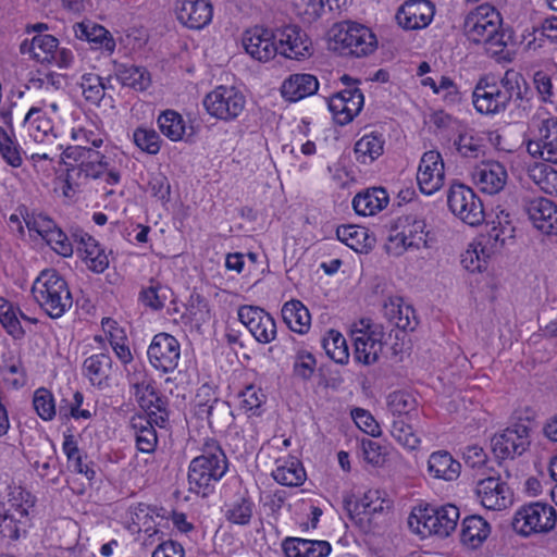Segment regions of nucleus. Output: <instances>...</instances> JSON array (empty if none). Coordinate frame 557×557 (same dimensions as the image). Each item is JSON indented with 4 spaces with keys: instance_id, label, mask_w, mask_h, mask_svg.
Listing matches in <instances>:
<instances>
[{
    "instance_id": "nucleus-1",
    "label": "nucleus",
    "mask_w": 557,
    "mask_h": 557,
    "mask_svg": "<svg viewBox=\"0 0 557 557\" xmlns=\"http://www.w3.org/2000/svg\"><path fill=\"white\" fill-rule=\"evenodd\" d=\"M463 30L471 42L484 45L493 55L513 44L512 29L503 27L500 13L490 4H482L471 12L465 20Z\"/></svg>"
},
{
    "instance_id": "nucleus-2",
    "label": "nucleus",
    "mask_w": 557,
    "mask_h": 557,
    "mask_svg": "<svg viewBox=\"0 0 557 557\" xmlns=\"http://www.w3.org/2000/svg\"><path fill=\"white\" fill-rule=\"evenodd\" d=\"M227 469L228 461L219 443L214 440L206 441L201 455L195 457L188 468L189 491L202 497L208 496Z\"/></svg>"
},
{
    "instance_id": "nucleus-3",
    "label": "nucleus",
    "mask_w": 557,
    "mask_h": 557,
    "mask_svg": "<svg viewBox=\"0 0 557 557\" xmlns=\"http://www.w3.org/2000/svg\"><path fill=\"white\" fill-rule=\"evenodd\" d=\"M30 292L40 309L51 319L61 318L72 308L73 298L67 282L54 269L41 271Z\"/></svg>"
},
{
    "instance_id": "nucleus-4",
    "label": "nucleus",
    "mask_w": 557,
    "mask_h": 557,
    "mask_svg": "<svg viewBox=\"0 0 557 557\" xmlns=\"http://www.w3.org/2000/svg\"><path fill=\"white\" fill-rule=\"evenodd\" d=\"M557 522L556 509L542 502H532L522 505L511 521L512 529L520 535L528 537L533 534L548 533Z\"/></svg>"
},
{
    "instance_id": "nucleus-5",
    "label": "nucleus",
    "mask_w": 557,
    "mask_h": 557,
    "mask_svg": "<svg viewBox=\"0 0 557 557\" xmlns=\"http://www.w3.org/2000/svg\"><path fill=\"white\" fill-rule=\"evenodd\" d=\"M459 517V509L453 504L428 506L420 510L419 516L412 515L409 518V525L413 528V519H416V531L421 536L434 534L447 537L456 530Z\"/></svg>"
},
{
    "instance_id": "nucleus-6",
    "label": "nucleus",
    "mask_w": 557,
    "mask_h": 557,
    "mask_svg": "<svg viewBox=\"0 0 557 557\" xmlns=\"http://www.w3.org/2000/svg\"><path fill=\"white\" fill-rule=\"evenodd\" d=\"M332 32L334 49L342 54L360 58L368 55L375 49V36L366 26L357 23H343L335 26Z\"/></svg>"
},
{
    "instance_id": "nucleus-7",
    "label": "nucleus",
    "mask_w": 557,
    "mask_h": 557,
    "mask_svg": "<svg viewBox=\"0 0 557 557\" xmlns=\"http://www.w3.org/2000/svg\"><path fill=\"white\" fill-rule=\"evenodd\" d=\"M447 205L454 215L471 226L480 225L484 221L481 199L463 184L457 183L449 187Z\"/></svg>"
},
{
    "instance_id": "nucleus-8",
    "label": "nucleus",
    "mask_w": 557,
    "mask_h": 557,
    "mask_svg": "<svg viewBox=\"0 0 557 557\" xmlns=\"http://www.w3.org/2000/svg\"><path fill=\"white\" fill-rule=\"evenodd\" d=\"M245 96L234 87L219 86L203 99L207 112L220 120H235L244 110Z\"/></svg>"
},
{
    "instance_id": "nucleus-9",
    "label": "nucleus",
    "mask_w": 557,
    "mask_h": 557,
    "mask_svg": "<svg viewBox=\"0 0 557 557\" xmlns=\"http://www.w3.org/2000/svg\"><path fill=\"white\" fill-rule=\"evenodd\" d=\"M531 429L528 424L519 421L508 426L491 440L494 455L499 459L515 458L521 456L530 446Z\"/></svg>"
},
{
    "instance_id": "nucleus-10",
    "label": "nucleus",
    "mask_w": 557,
    "mask_h": 557,
    "mask_svg": "<svg viewBox=\"0 0 557 557\" xmlns=\"http://www.w3.org/2000/svg\"><path fill=\"white\" fill-rule=\"evenodd\" d=\"M150 364L163 373L173 372L181 358V345L178 341L169 333H159L153 336L148 350Z\"/></svg>"
},
{
    "instance_id": "nucleus-11",
    "label": "nucleus",
    "mask_w": 557,
    "mask_h": 557,
    "mask_svg": "<svg viewBox=\"0 0 557 557\" xmlns=\"http://www.w3.org/2000/svg\"><path fill=\"white\" fill-rule=\"evenodd\" d=\"M278 53L293 60H304L312 54V42L297 25H287L276 30Z\"/></svg>"
},
{
    "instance_id": "nucleus-12",
    "label": "nucleus",
    "mask_w": 557,
    "mask_h": 557,
    "mask_svg": "<svg viewBox=\"0 0 557 557\" xmlns=\"http://www.w3.org/2000/svg\"><path fill=\"white\" fill-rule=\"evenodd\" d=\"M238 319L259 343L268 344L276 336L274 319L260 307H239Z\"/></svg>"
},
{
    "instance_id": "nucleus-13",
    "label": "nucleus",
    "mask_w": 557,
    "mask_h": 557,
    "mask_svg": "<svg viewBox=\"0 0 557 557\" xmlns=\"http://www.w3.org/2000/svg\"><path fill=\"white\" fill-rule=\"evenodd\" d=\"M444 180L445 171L441 153L435 150L424 152L417 173L420 190L425 195H433L443 187Z\"/></svg>"
},
{
    "instance_id": "nucleus-14",
    "label": "nucleus",
    "mask_w": 557,
    "mask_h": 557,
    "mask_svg": "<svg viewBox=\"0 0 557 557\" xmlns=\"http://www.w3.org/2000/svg\"><path fill=\"white\" fill-rule=\"evenodd\" d=\"M245 51L259 62H268L278 53L276 33L263 27H253L242 38Z\"/></svg>"
},
{
    "instance_id": "nucleus-15",
    "label": "nucleus",
    "mask_w": 557,
    "mask_h": 557,
    "mask_svg": "<svg viewBox=\"0 0 557 557\" xmlns=\"http://www.w3.org/2000/svg\"><path fill=\"white\" fill-rule=\"evenodd\" d=\"M473 106L482 114H496L508 107L505 95L499 94V86L493 76L479 79L472 92Z\"/></svg>"
},
{
    "instance_id": "nucleus-16",
    "label": "nucleus",
    "mask_w": 557,
    "mask_h": 557,
    "mask_svg": "<svg viewBox=\"0 0 557 557\" xmlns=\"http://www.w3.org/2000/svg\"><path fill=\"white\" fill-rule=\"evenodd\" d=\"M363 94L358 87L345 88L329 98L327 104L336 122L341 125L350 123L363 108Z\"/></svg>"
},
{
    "instance_id": "nucleus-17",
    "label": "nucleus",
    "mask_w": 557,
    "mask_h": 557,
    "mask_svg": "<svg viewBox=\"0 0 557 557\" xmlns=\"http://www.w3.org/2000/svg\"><path fill=\"white\" fill-rule=\"evenodd\" d=\"M475 493L481 504L491 510H502L511 504V492L500 478L488 476L478 481Z\"/></svg>"
},
{
    "instance_id": "nucleus-18",
    "label": "nucleus",
    "mask_w": 557,
    "mask_h": 557,
    "mask_svg": "<svg viewBox=\"0 0 557 557\" xmlns=\"http://www.w3.org/2000/svg\"><path fill=\"white\" fill-rule=\"evenodd\" d=\"M177 20L190 29H201L207 26L213 15L209 0H177L175 5Z\"/></svg>"
},
{
    "instance_id": "nucleus-19",
    "label": "nucleus",
    "mask_w": 557,
    "mask_h": 557,
    "mask_svg": "<svg viewBox=\"0 0 557 557\" xmlns=\"http://www.w3.org/2000/svg\"><path fill=\"white\" fill-rule=\"evenodd\" d=\"M382 333L371 330L367 324L364 329L352 331L355 359L363 364H373L383 350Z\"/></svg>"
},
{
    "instance_id": "nucleus-20",
    "label": "nucleus",
    "mask_w": 557,
    "mask_h": 557,
    "mask_svg": "<svg viewBox=\"0 0 557 557\" xmlns=\"http://www.w3.org/2000/svg\"><path fill=\"white\" fill-rule=\"evenodd\" d=\"M474 185L487 195L499 193L506 185L507 171L503 164L496 161L482 162L471 172Z\"/></svg>"
},
{
    "instance_id": "nucleus-21",
    "label": "nucleus",
    "mask_w": 557,
    "mask_h": 557,
    "mask_svg": "<svg viewBox=\"0 0 557 557\" xmlns=\"http://www.w3.org/2000/svg\"><path fill=\"white\" fill-rule=\"evenodd\" d=\"M434 16V5L429 0L406 1L397 11L396 20L405 29L426 27Z\"/></svg>"
},
{
    "instance_id": "nucleus-22",
    "label": "nucleus",
    "mask_w": 557,
    "mask_h": 557,
    "mask_svg": "<svg viewBox=\"0 0 557 557\" xmlns=\"http://www.w3.org/2000/svg\"><path fill=\"white\" fill-rule=\"evenodd\" d=\"M527 212L533 225L546 235H557V206L547 198L528 202Z\"/></svg>"
},
{
    "instance_id": "nucleus-23",
    "label": "nucleus",
    "mask_w": 557,
    "mask_h": 557,
    "mask_svg": "<svg viewBox=\"0 0 557 557\" xmlns=\"http://www.w3.org/2000/svg\"><path fill=\"white\" fill-rule=\"evenodd\" d=\"M77 39L91 44L94 49H100L111 54L115 49V41L109 30L91 22L76 23L73 26Z\"/></svg>"
},
{
    "instance_id": "nucleus-24",
    "label": "nucleus",
    "mask_w": 557,
    "mask_h": 557,
    "mask_svg": "<svg viewBox=\"0 0 557 557\" xmlns=\"http://www.w3.org/2000/svg\"><path fill=\"white\" fill-rule=\"evenodd\" d=\"M318 88L319 82L314 75L297 73L283 82L281 92L286 100L296 102L315 94Z\"/></svg>"
},
{
    "instance_id": "nucleus-25",
    "label": "nucleus",
    "mask_w": 557,
    "mask_h": 557,
    "mask_svg": "<svg viewBox=\"0 0 557 557\" xmlns=\"http://www.w3.org/2000/svg\"><path fill=\"white\" fill-rule=\"evenodd\" d=\"M286 557H327L331 544L326 541L287 537L282 544Z\"/></svg>"
},
{
    "instance_id": "nucleus-26",
    "label": "nucleus",
    "mask_w": 557,
    "mask_h": 557,
    "mask_svg": "<svg viewBox=\"0 0 557 557\" xmlns=\"http://www.w3.org/2000/svg\"><path fill=\"white\" fill-rule=\"evenodd\" d=\"M383 314L391 324L403 331H413L418 325L414 309L401 298H388L383 306Z\"/></svg>"
},
{
    "instance_id": "nucleus-27",
    "label": "nucleus",
    "mask_w": 557,
    "mask_h": 557,
    "mask_svg": "<svg viewBox=\"0 0 557 557\" xmlns=\"http://www.w3.org/2000/svg\"><path fill=\"white\" fill-rule=\"evenodd\" d=\"M460 470V462L446 450L434 451L429 457L428 472L434 479L454 481L459 478Z\"/></svg>"
},
{
    "instance_id": "nucleus-28",
    "label": "nucleus",
    "mask_w": 557,
    "mask_h": 557,
    "mask_svg": "<svg viewBox=\"0 0 557 557\" xmlns=\"http://www.w3.org/2000/svg\"><path fill=\"white\" fill-rule=\"evenodd\" d=\"M491 533L490 523L481 516H468L462 520L460 541L469 548L480 547Z\"/></svg>"
},
{
    "instance_id": "nucleus-29",
    "label": "nucleus",
    "mask_w": 557,
    "mask_h": 557,
    "mask_svg": "<svg viewBox=\"0 0 557 557\" xmlns=\"http://www.w3.org/2000/svg\"><path fill=\"white\" fill-rule=\"evenodd\" d=\"M59 46V40L48 34H37L30 41L25 39L21 46V53H32L33 58L41 63H52L53 54Z\"/></svg>"
},
{
    "instance_id": "nucleus-30",
    "label": "nucleus",
    "mask_w": 557,
    "mask_h": 557,
    "mask_svg": "<svg viewBox=\"0 0 557 557\" xmlns=\"http://www.w3.org/2000/svg\"><path fill=\"white\" fill-rule=\"evenodd\" d=\"M112 369V359L109 354H95L85 359L83 363L84 374L94 386L102 388L108 386Z\"/></svg>"
},
{
    "instance_id": "nucleus-31",
    "label": "nucleus",
    "mask_w": 557,
    "mask_h": 557,
    "mask_svg": "<svg viewBox=\"0 0 557 557\" xmlns=\"http://www.w3.org/2000/svg\"><path fill=\"white\" fill-rule=\"evenodd\" d=\"M388 195L385 188L374 187L359 193L352 200L356 213L360 215H373L384 209L388 203Z\"/></svg>"
},
{
    "instance_id": "nucleus-32",
    "label": "nucleus",
    "mask_w": 557,
    "mask_h": 557,
    "mask_svg": "<svg viewBox=\"0 0 557 557\" xmlns=\"http://www.w3.org/2000/svg\"><path fill=\"white\" fill-rule=\"evenodd\" d=\"M35 500L29 492L21 486L11 488L8 499L0 503V511L8 515L28 520V511L34 506Z\"/></svg>"
},
{
    "instance_id": "nucleus-33",
    "label": "nucleus",
    "mask_w": 557,
    "mask_h": 557,
    "mask_svg": "<svg viewBox=\"0 0 557 557\" xmlns=\"http://www.w3.org/2000/svg\"><path fill=\"white\" fill-rule=\"evenodd\" d=\"M493 253V247L480 239L469 245L461 255V263L470 272H482L487 267V261Z\"/></svg>"
},
{
    "instance_id": "nucleus-34",
    "label": "nucleus",
    "mask_w": 557,
    "mask_h": 557,
    "mask_svg": "<svg viewBox=\"0 0 557 557\" xmlns=\"http://www.w3.org/2000/svg\"><path fill=\"white\" fill-rule=\"evenodd\" d=\"M282 318L293 332L304 334L310 327L309 310L299 300L285 302L282 308Z\"/></svg>"
},
{
    "instance_id": "nucleus-35",
    "label": "nucleus",
    "mask_w": 557,
    "mask_h": 557,
    "mask_svg": "<svg viewBox=\"0 0 557 557\" xmlns=\"http://www.w3.org/2000/svg\"><path fill=\"white\" fill-rule=\"evenodd\" d=\"M132 428L135 432L137 449L141 453H153L158 444V436L150 420H147L145 416H135L132 418Z\"/></svg>"
},
{
    "instance_id": "nucleus-36",
    "label": "nucleus",
    "mask_w": 557,
    "mask_h": 557,
    "mask_svg": "<svg viewBox=\"0 0 557 557\" xmlns=\"http://www.w3.org/2000/svg\"><path fill=\"white\" fill-rule=\"evenodd\" d=\"M115 75L123 86L143 91L150 85V76L145 67L134 64H116Z\"/></svg>"
},
{
    "instance_id": "nucleus-37",
    "label": "nucleus",
    "mask_w": 557,
    "mask_h": 557,
    "mask_svg": "<svg viewBox=\"0 0 557 557\" xmlns=\"http://www.w3.org/2000/svg\"><path fill=\"white\" fill-rule=\"evenodd\" d=\"M273 479L286 486H299L306 479V472L300 461L296 458H290L278 465L272 472Z\"/></svg>"
},
{
    "instance_id": "nucleus-38",
    "label": "nucleus",
    "mask_w": 557,
    "mask_h": 557,
    "mask_svg": "<svg viewBox=\"0 0 557 557\" xmlns=\"http://www.w3.org/2000/svg\"><path fill=\"white\" fill-rule=\"evenodd\" d=\"M384 140L381 135L369 134L361 137L355 144V154L358 162L363 164L372 163L383 153Z\"/></svg>"
},
{
    "instance_id": "nucleus-39",
    "label": "nucleus",
    "mask_w": 557,
    "mask_h": 557,
    "mask_svg": "<svg viewBox=\"0 0 557 557\" xmlns=\"http://www.w3.org/2000/svg\"><path fill=\"white\" fill-rule=\"evenodd\" d=\"M337 238L357 252L367 251L371 247L368 230L356 225H342L336 230Z\"/></svg>"
},
{
    "instance_id": "nucleus-40",
    "label": "nucleus",
    "mask_w": 557,
    "mask_h": 557,
    "mask_svg": "<svg viewBox=\"0 0 557 557\" xmlns=\"http://www.w3.org/2000/svg\"><path fill=\"white\" fill-rule=\"evenodd\" d=\"M107 166L97 164L94 162L83 161L75 165L72 164L66 169L64 195L67 196L69 189H72L73 184H77V181L84 176L85 178H98L106 171Z\"/></svg>"
},
{
    "instance_id": "nucleus-41",
    "label": "nucleus",
    "mask_w": 557,
    "mask_h": 557,
    "mask_svg": "<svg viewBox=\"0 0 557 557\" xmlns=\"http://www.w3.org/2000/svg\"><path fill=\"white\" fill-rule=\"evenodd\" d=\"M326 355L336 363L345 364L349 359L348 346L345 337L335 330H330L322 339Z\"/></svg>"
},
{
    "instance_id": "nucleus-42",
    "label": "nucleus",
    "mask_w": 557,
    "mask_h": 557,
    "mask_svg": "<svg viewBox=\"0 0 557 557\" xmlns=\"http://www.w3.org/2000/svg\"><path fill=\"white\" fill-rule=\"evenodd\" d=\"M529 175L546 194L557 195V170L547 163H536L529 169Z\"/></svg>"
},
{
    "instance_id": "nucleus-43",
    "label": "nucleus",
    "mask_w": 557,
    "mask_h": 557,
    "mask_svg": "<svg viewBox=\"0 0 557 557\" xmlns=\"http://www.w3.org/2000/svg\"><path fill=\"white\" fill-rule=\"evenodd\" d=\"M539 135L544 143L546 162L557 164V117L543 120L539 127Z\"/></svg>"
},
{
    "instance_id": "nucleus-44",
    "label": "nucleus",
    "mask_w": 557,
    "mask_h": 557,
    "mask_svg": "<svg viewBox=\"0 0 557 557\" xmlns=\"http://www.w3.org/2000/svg\"><path fill=\"white\" fill-rule=\"evenodd\" d=\"M158 125L161 133L172 141L182 140L185 134V123L181 114L166 110L160 114Z\"/></svg>"
},
{
    "instance_id": "nucleus-45",
    "label": "nucleus",
    "mask_w": 557,
    "mask_h": 557,
    "mask_svg": "<svg viewBox=\"0 0 557 557\" xmlns=\"http://www.w3.org/2000/svg\"><path fill=\"white\" fill-rule=\"evenodd\" d=\"M79 86L85 100L91 104L99 106L104 98L107 85L103 78L96 73H86L82 76Z\"/></svg>"
},
{
    "instance_id": "nucleus-46",
    "label": "nucleus",
    "mask_w": 557,
    "mask_h": 557,
    "mask_svg": "<svg viewBox=\"0 0 557 557\" xmlns=\"http://www.w3.org/2000/svg\"><path fill=\"white\" fill-rule=\"evenodd\" d=\"M0 323L15 339H20L25 335V331L17 318V309L2 297H0Z\"/></svg>"
},
{
    "instance_id": "nucleus-47",
    "label": "nucleus",
    "mask_w": 557,
    "mask_h": 557,
    "mask_svg": "<svg viewBox=\"0 0 557 557\" xmlns=\"http://www.w3.org/2000/svg\"><path fill=\"white\" fill-rule=\"evenodd\" d=\"M0 154L7 164L13 168H20L23 163L21 147L15 141L14 136L10 135L0 126Z\"/></svg>"
},
{
    "instance_id": "nucleus-48",
    "label": "nucleus",
    "mask_w": 557,
    "mask_h": 557,
    "mask_svg": "<svg viewBox=\"0 0 557 557\" xmlns=\"http://www.w3.org/2000/svg\"><path fill=\"white\" fill-rule=\"evenodd\" d=\"M457 151L465 158L476 159L484 153L483 139L472 132L460 133L455 140Z\"/></svg>"
},
{
    "instance_id": "nucleus-49",
    "label": "nucleus",
    "mask_w": 557,
    "mask_h": 557,
    "mask_svg": "<svg viewBox=\"0 0 557 557\" xmlns=\"http://www.w3.org/2000/svg\"><path fill=\"white\" fill-rule=\"evenodd\" d=\"M392 436L405 448L413 450L420 444V438L413 432L412 426L404 418H397L392 423Z\"/></svg>"
},
{
    "instance_id": "nucleus-50",
    "label": "nucleus",
    "mask_w": 557,
    "mask_h": 557,
    "mask_svg": "<svg viewBox=\"0 0 557 557\" xmlns=\"http://www.w3.org/2000/svg\"><path fill=\"white\" fill-rule=\"evenodd\" d=\"M253 512V503L246 497H242L234 502L225 512L227 521L238 525H247L250 523Z\"/></svg>"
},
{
    "instance_id": "nucleus-51",
    "label": "nucleus",
    "mask_w": 557,
    "mask_h": 557,
    "mask_svg": "<svg viewBox=\"0 0 557 557\" xmlns=\"http://www.w3.org/2000/svg\"><path fill=\"white\" fill-rule=\"evenodd\" d=\"M240 408L251 416H260L262 405L265 403V395L253 385L247 386L239 393Z\"/></svg>"
},
{
    "instance_id": "nucleus-52",
    "label": "nucleus",
    "mask_w": 557,
    "mask_h": 557,
    "mask_svg": "<svg viewBox=\"0 0 557 557\" xmlns=\"http://www.w3.org/2000/svg\"><path fill=\"white\" fill-rule=\"evenodd\" d=\"M33 405L37 414L45 421L52 420L55 416L53 395L45 387H40L35 392Z\"/></svg>"
},
{
    "instance_id": "nucleus-53",
    "label": "nucleus",
    "mask_w": 557,
    "mask_h": 557,
    "mask_svg": "<svg viewBox=\"0 0 557 557\" xmlns=\"http://www.w3.org/2000/svg\"><path fill=\"white\" fill-rule=\"evenodd\" d=\"M387 405L394 416L403 418V416H408L416 410L417 403L409 393L397 391L389 394Z\"/></svg>"
},
{
    "instance_id": "nucleus-54",
    "label": "nucleus",
    "mask_w": 557,
    "mask_h": 557,
    "mask_svg": "<svg viewBox=\"0 0 557 557\" xmlns=\"http://www.w3.org/2000/svg\"><path fill=\"white\" fill-rule=\"evenodd\" d=\"M520 82L524 83V79L521 75L512 70L507 71L503 78L497 82L499 86V94L505 95L507 104H509L513 97H516V99L522 100Z\"/></svg>"
},
{
    "instance_id": "nucleus-55",
    "label": "nucleus",
    "mask_w": 557,
    "mask_h": 557,
    "mask_svg": "<svg viewBox=\"0 0 557 557\" xmlns=\"http://www.w3.org/2000/svg\"><path fill=\"white\" fill-rule=\"evenodd\" d=\"M134 143L145 152L156 154L160 150V136L153 129L137 128L133 134Z\"/></svg>"
},
{
    "instance_id": "nucleus-56",
    "label": "nucleus",
    "mask_w": 557,
    "mask_h": 557,
    "mask_svg": "<svg viewBox=\"0 0 557 557\" xmlns=\"http://www.w3.org/2000/svg\"><path fill=\"white\" fill-rule=\"evenodd\" d=\"M295 13L305 22L315 21L324 10L323 0H293Z\"/></svg>"
},
{
    "instance_id": "nucleus-57",
    "label": "nucleus",
    "mask_w": 557,
    "mask_h": 557,
    "mask_svg": "<svg viewBox=\"0 0 557 557\" xmlns=\"http://www.w3.org/2000/svg\"><path fill=\"white\" fill-rule=\"evenodd\" d=\"M419 247V240H407L406 235H404L400 228H397V224L392 227L391 233L388 235V244L386 245V249L388 253L394 256H400L408 248Z\"/></svg>"
},
{
    "instance_id": "nucleus-58",
    "label": "nucleus",
    "mask_w": 557,
    "mask_h": 557,
    "mask_svg": "<svg viewBox=\"0 0 557 557\" xmlns=\"http://www.w3.org/2000/svg\"><path fill=\"white\" fill-rule=\"evenodd\" d=\"M397 228H400L406 235L407 240H419V246L425 243L424 227L425 224L421 220L412 219L411 216L399 218L396 221Z\"/></svg>"
},
{
    "instance_id": "nucleus-59",
    "label": "nucleus",
    "mask_w": 557,
    "mask_h": 557,
    "mask_svg": "<svg viewBox=\"0 0 557 557\" xmlns=\"http://www.w3.org/2000/svg\"><path fill=\"white\" fill-rule=\"evenodd\" d=\"M27 521L0 511V534L2 537L17 540Z\"/></svg>"
},
{
    "instance_id": "nucleus-60",
    "label": "nucleus",
    "mask_w": 557,
    "mask_h": 557,
    "mask_svg": "<svg viewBox=\"0 0 557 557\" xmlns=\"http://www.w3.org/2000/svg\"><path fill=\"white\" fill-rule=\"evenodd\" d=\"M351 417L356 425L364 433L373 437L381 435L380 425L369 411L361 408H355L351 411Z\"/></svg>"
},
{
    "instance_id": "nucleus-61",
    "label": "nucleus",
    "mask_w": 557,
    "mask_h": 557,
    "mask_svg": "<svg viewBox=\"0 0 557 557\" xmlns=\"http://www.w3.org/2000/svg\"><path fill=\"white\" fill-rule=\"evenodd\" d=\"M147 191L161 201H168L171 191L168 177L161 172L151 174L147 184Z\"/></svg>"
},
{
    "instance_id": "nucleus-62",
    "label": "nucleus",
    "mask_w": 557,
    "mask_h": 557,
    "mask_svg": "<svg viewBox=\"0 0 557 557\" xmlns=\"http://www.w3.org/2000/svg\"><path fill=\"white\" fill-rule=\"evenodd\" d=\"M343 506L355 524L362 529L367 527V518L362 510V506L366 507L364 496L360 499H356L354 496H346L343 500Z\"/></svg>"
},
{
    "instance_id": "nucleus-63",
    "label": "nucleus",
    "mask_w": 557,
    "mask_h": 557,
    "mask_svg": "<svg viewBox=\"0 0 557 557\" xmlns=\"http://www.w3.org/2000/svg\"><path fill=\"white\" fill-rule=\"evenodd\" d=\"M45 240L60 256L71 257L73 255V243L61 228L52 231Z\"/></svg>"
},
{
    "instance_id": "nucleus-64",
    "label": "nucleus",
    "mask_w": 557,
    "mask_h": 557,
    "mask_svg": "<svg viewBox=\"0 0 557 557\" xmlns=\"http://www.w3.org/2000/svg\"><path fill=\"white\" fill-rule=\"evenodd\" d=\"M139 405L148 413L156 410L164 411L168 406V401L165 398L160 396L153 387L147 385L145 387V392L139 397Z\"/></svg>"
}]
</instances>
